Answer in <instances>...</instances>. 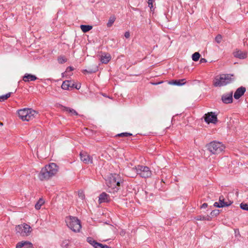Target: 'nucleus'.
<instances>
[{"instance_id":"4c0bfd02","label":"nucleus","mask_w":248,"mask_h":248,"mask_svg":"<svg viewBox=\"0 0 248 248\" xmlns=\"http://www.w3.org/2000/svg\"><path fill=\"white\" fill-rule=\"evenodd\" d=\"M73 70H74L73 67H72L71 66H69L67 68V69L66 70V72H68L72 71Z\"/></svg>"},{"instance_id":"20e7f679","label":"nucleus","mask_w":248,"mask_h":248,"mask_svg":"<svg viewBox=\"0 0 248 248\" xmlns=\"http://www.w3.org/2000/svg\"><path fill=\"white\" fill-rule=\"evenodd\" d=\"M233 81V75L230 74H220L215 77L213 84L215 87L226 86Z\"/></svg>"},{"instance_id":"bb28decb","label":"nucleus","mask_w":248,"mask_h":248,"mask_svg":"<svg viewBox=\"0 0 248 248\" xmlns=\"http://www.w3.org/2000/svg\"><path fill=\"white\" fill-rule=\"evenodd\" d=\"M58 62L60 64H62L67 62V59L64 56H60L58 58Z\"/></svg>"},{"instance_id":"ddd939ff","label":"nucleus","mask_w":248,"mask_h":248,"mask_svg":"<svg viewBox=\"0 0 248 248\" xmlns=\"http://www.w3.org/2000/svg\"><path fill=\"white\" fill-rule=\"evenodd\" d=\"M33 248L32 244L27 241H22L17 243L16 248Z\"/></svg>"},{"instance_id":"dca6fc26","label":"nucleus","mask_w":248,"mask_h":248,"mask_svg":"<svg viewBox=\"0 0 248 248\" xmlns=\"http://www.w3.org/2000/svg\"><path fill=\"white\" fill-rule=\"evenodd\" d=\"M36 114L37 112L36 111L32 109L29 108L28 114L25 117V121H29L30 120L33 119Z\"/></svg>"},{"instance_id":"b1692460","label":"nucleus","mask_w":248,"mask_h":248,"mask_svg":"<svg viewBox=\"0 0 248 248\" xmlns=\"http://www.w3.org/2000/svg\"><path fill=\"white\" fill-rule=\"evenodd\" d=\"M63 110L68 113H71V115H78V112L73 108L65 107L63 108Z\"/></svg>"},{"instance_id":"412c9836","label":"nucleus","mask_w":248,"mask_h":248,"mask_svg":"<svg viewBox=\"0 0 248 248\" xmlns=\"http://www.w3.org/2000/svg\"><path fill=\"white\" fill-rule=\"evenodd\" d=\"M186 83V79L183 78L177 80H171V85L182 86Z\"/></svg>"},{"instance_id":"cd10ccee","label":"nucleus","mask_w":248,"mask_h":248,"mask_svg":"<svg viewBox=\"0 0 248 248\" xmlns=\"http://www.w3.org/2000/svg\"><path fill=\"white\" fill-rule=\"evenodd\" d=\"M115 17L114 16H111L109 17L108 22L107 23V27H110L112 26L115 20Z\"/></svg>"},{"instance_id":"aec40b11","label":"nucleus","mask_w":248,"mask_h":248,"mask_svg":"<svg viewBox=\"0 0 248 248\" xmlns=\"http://www.w3.org/2000/svg\"><path fill=\"white\" fill-rule=\"evenodd\" d=\"M37 78V77L35 75L30 74H26L23 78V80L25 82H29L31 81H34Z\"/></svg>"},{"instance_id":"9b49d317","label":"nucleus","mask_w":248,"mask_h":248,"mask_svg":"<svg viewBox=\"0 0 248 248\" xmlns=\"http://www.w3.org/2000/svg\"><path fill=\"white\" fill-rule=\"evenodd\" d=\"M87 241L94 248H111L107 245H103L101 243H98L92 237H88Z\"/></svg>"},{"instance_id":"a211bd4d","label":"nucleus","mask_w":248,"mask_h":248,"mask_svg":"<svg viewBox=\"0 0 248 248\" xmlns=\"http://www.w3.org/2000/svg\"><path fill=\"white\" fill-rule=\"evenodd\" d=\"M109 200V196L105 192L102 193L99 197V202L100 203L102 202H107Z\"/></svg>"},{"instance_id":"c85d7f7f","label":"nucleus","mask_w":248,"mask_h":248,"mask_svg":"<svg viewBox=\"0 0 248 248\" xmlns=\"http://www.w3.org/2000/svg\"><path fill=\"white\" fill-rule=\"evenodd\" d=\"M200 56L201 55L199 52H195L192 56V60L195 62L198 61L199 60Z\"/></svg>"},{"instance_id":"c9c22d12","label":"nucleus","mask_w":248,"mask_h":248,"mask_svg":"<svg viewBox=\"0 0 248 248\" xmlns=\"http://www.w3.org/2000/svg\"><path fill=\"white\" fill-rule=\"evenodd\" d=\"M219 212L218 210H215L211 212V215L212 216H217L219 214Z\"/></svg>"},{"instance_id":"a19ab883","label":"nucleus","mask_w":248,"mask_h":248,"mask_svg":"<svg viewBox=\"0 0 248 248\" xmlns=\"http://www.w3.org/2000/svg\"><path fill=\"white\" fill-rule=\"evenodd\" d=\"M207 207V203H203V204L202 205L201 208H206Z\"/></svg>"},{"instance_id":"423d86ee","label":"nucleus","mask_w":248,"mask_h":248,"mask_svg":"<svg viewBox=\"0 0 248 248\" xmlns=\"http://www.w3.org/2000/svg\"><path fill=\"white\" fill-rule=\"evenodd\" d=\"M225 148L224 145L220 142L213 141L208 145V149L213 154H218Z\"/></svg>"},{"instance_id":"ea45409f","label":"nucleus","mask_w":248,"mask_h":248,"mask_svg":"<svg viewBox=\"0 0 248 248\" xmlns=\"http://www.w3.org/2000/svg\"><path fill=\"white\" fill-rule=\"evenodd\" d=\"M207 62L206 60L204 58H201L200 59V63H205Z\"/></svg>"},{"instance_id":"4468645a","label":"nucleus","mask_w":248,"mask_h":248,"mask_svg":"<svg viewBox=\"0 0 248 248\" xmlns=\"http://www.w3.org/2000/svg\"><path fill=\"white\" fill-rule=\"evenodd\" d=\"M246 90V88L244 87L238 88L234 93V98L235 99H238L244 94Z\"/></svg>"},{"instance_id":"4be33fe9","label":"nucleus","mask_w":248,"mask_h":248,"mask_svg":"<svg viewBox=\"0 0 248 248\" xmlns=\"http://www.w3.org/2000/svg\"><path fill=\"white\" fill-rule=\"evenodd\" d=\"M28 111H29V108H26L18 110V116L23 121H25V117L28 114Z\"/></svg>"},{"instance_id":"c03bdc74","label":"nucleus","mask_w":248,"mask_h":248,"mask_svg":"<svg viewBox=\"0 0 248 248\" xmlns=\"http://www.w3.org/2000/svg\"><path fill=\"white\" fill-rule=\"evenodd\" d=\"M168 84H170V81H168Z\"/></svg>"},{"instance_id":"39448f33","label":"nucleus","mask_w":248,"mask_h":248,"mask_svg":"<svg viewBox=\"0 0 248 248\" xmlns=\"http://www.w3.org/2000/svg\"><path fill=\"white\" fill-rule=\"evenodd\" d=\"M65 222L68 228L74 232H78L81 228L80 220L76 217L69 216L66 217Z\"/></svg>"},{"instance_id":"f3484780","label":"nucleus","mask_w":248,"mask_h":248,"mask_svg":"<svg viewBox=\"0 0 248 248\" xmlns=\"http://www.w3.org/2000/svg\"><path fill=\"white\" fill-rule=\"evenodd\" d=\"M111 57L108 53H103L100 57V61L103 63L107 64L111 60Z\"/></svg>"},{"instance_id":"9d476101","label":"nucleus","mask_w":248,"mask_h":248,"mask_svg":"<svg viewBox=\"0 0 248 248\" xmlns=\"http://www.w3.org/2000/svg\"><path fill=\"white\" fill-rule=\"evenodd\" d=\"M232 202L231 201L225 202V199L223 196H221L219 198L218 202H215L214 204V205L215 207L220 208L223 207L225 206H228L230 205Z\"/></svg>"},{"instance_id":"7c9ffc66","label":"nucleus","mask_w":248,"mask_h":248,"mask_svg":"<svg viewBox=\"0 0 248 248\" xmlns=\"http://www.w3.org/2000/svg\"><path fill=\"white\" fill-rule=\"evenodd\" d=\"M148 3V6L150 7L151 11L154 10V3L155 2V0H146Z\"/></svg>"},{"instance_id":"e433bc0d","label":"nucleus","mask_w":248,"mask_h":248,"mask_svg":"<svg viewBox=\"0 0 248 248\" xmlns=\"http://www.w3.org/2000/svg\"><path fill=\"white\" fill-rule=\"evenodd\" d=\"M96 70H97V68H96L95 70H91V69L85 70L84 71L87 72V73L91 74V73H92L95 72V71Z\"/></svg>"},{"instance_id":"6e6552de","label":"nucleus","mask_w":248,"mask_h":248,"mask_svg":"<svg viewBox=\"0 0 248 248\" xmlns=\"http://www.w3.org/2000/svg\"><path fill=\"white\" fill-rule=\"evenodd\" d=\"M80 87V85L75 84L73 82L70 80L63 81L62 85V88L63 90H71L74 88L79 89Z\"/></svg>"},{"instance_id":"f03ea898","label":"nucleus","mask_w":248,"mask_h":248,"mask_svg":"<svg viewBox=\"0 0 248 248\" xmlns=\"http://www.w3.org/2000/svg\"><path fill=\"white\" fill-rule=\"evenodd\" d=\"M139 174L141 177L148 178L151 176L152 171L147 166L138 165L135 168H130L128 170L127 175L130 177H134Z\"/></svg>"},{"instance_id":"f704fd0d","label":"nucleus","mask_w":248,"mask_h":248,"mask_svg":"<svg viewBox=\"0 0 248 248\" xmlns=\"http://www.w3.org/2000/svg\"><path fill=\"white\" fill-rule=\"evenodd\" d=\"M240 207L244 210L248 211V204L246 203H241L240 204Z\"/></svg>"},{"instance_id":"5701e85b","label":"nucleus","mask_w":248,"mask_h":248,"mask_svg":"<svg viewBox=\"0 0 248 248\" xmlns=\"http://www.w3.org/2000/svg\"><path fill=\"white\" fill-rule=\"evenodd\" d=\"M93 27L90 25H81L80 29L83 32H87L92 30Z\"/></svg>"},{"instance_id":"0eeeda50","label":"nucleus","mask_w":248,"mask_h":248,"mask_svg":"<svg viewBox=\"0 0 248 248\" xmlns=\"http://www.w3.org/2000/svg\"><path fill=\"white\" fill-rule=\"evenodd\" d=\"M15 230L16 233L23 236H29L31 232L32 229L30 225L24 223L16 226Z\"/></svg>"},{"instance_id":"2eb2a0df","label":"nucleus","mask_w":248,"mask_h":248,"mask_svg":"<svg viewBox=\"0 0 248 248\" xmlns=\"http://www.w3.org/2000/svg\"><path fill=\"white\" fill-rule=\"evenodd\" d=\"M222 101L226 104L230 103L232 101V92L229 93H226L222 96Z\"/></svg>"},{"instance_id":"c756f323","label":"nucleus","mask_w":248,"mask_h":248,"mask_svg":"<svg viewBox=\"0 0 248 248\" xmlns=\"http://www.w3.org/2000/svg\"><path fill=\"white\" fill-rule=\"evenodd\" d=\"M11 93H9L5 95H2L0 96V101L2 102L7 100L11 96Z\"/></svg>"},{"instance_id":"72a5a7b5","label":"nucleus","mask_w":248,"mask_h":248,"mask_svg":"<svg viewBox=\"0 0 248 248\" xmlns=\"http://www.w3.org/2000/svg\"><path fill=\"white\" fill-rule=\"evenodd\" d=\"M222 39V36L220 34H218L215 38V41L217 43L219 44L221 42Z\"/></svg>"},{"instance_id":"1a4fd4ad","label":"nucleus","mask_w":248,"mask_h":248,"mask_svg":"<svg viewBox=\"0 0 248 248\" xmlns=\"http://www.w3.org/2000/svg\"><path fill=\"white\" fill-rule=\"evenodd\" d=\"M80 158L81 160L85 164H89L93 163V157L91 156L87 152H80Z\"/></svg>"},{"instance_id":"7ed1b4c3","label":"nucleus","mask_w":248,"mask_h":248,"mask_svg":"<svg viewBox=\"0 0 248 248\" xmlns=\"http://www.w3.org/2000/svg\"><path fill=\"white\" fill-rule=\"evenodd\" d=\"M123 182L121 177L117 174L111 175L107 181V185L108 187V191L109 193H115L120 188V184Z\"/></svg>"},{"instance_id":"f8f14e48","label":"nucleus","mask_w":248,"mask_h":248,"mask_svg":"<svg viewBox=\"0 0 248 248\" xmlns=\"http://www.w3.org/2000/svg\"><path fill=\"white\" fill-rule=\"evenodd\" d=\"M205 121L207 123H216L217 121V115L213 112H209L205 115Z\"/></svg>"},{"instance_id":"2f4dec72","label":"nucleus","mask_w":248,"mask_h":248,"mask_svg":"<svg viewBox=\"0 0 248 248\" xmlns=\"http://www.w3.org/2000/svg\"><path fill=\"white\" fill-rule=\"evenodd\" d=\"M132 135V134L130 133L124 132V133L118 134L116 135V136L123 137L131 136Z\"/></svg>"},{"instance_id":"58836bf2","label":"nucleus","mask_w":248,"mask_h":248,"mask_svg":"<svg viewBox=\"0 0 248 248\" xmlns=\"http://www.w3.org/2000/svg\"><path fill=\"white\" fill-rule=\"evenodd\" d=\"M124 37L126 38H129L130 37V33L129 31H126L125 33H124Z\"/></svg>"},{"instance_id":"393cba45","label":"nucleus","mask_w":248,"mask_h":248,"mask_svg":"<svg viewBox=\"0 0 248 248\" xmlns=\"http://www.w3.org/2000/svg\"><path fill=\"white\" fill-rule=\"evenodd\" d=\"M196 219L197 220H210V217L209 216H198L196 217Z\"/></svg>"},{"instance_id":"473e14b6","label":"nucleus","mask_w":248,"mask_h":248,"mask_svg":"<svg viewBox=\"0 0 248 248\" xmlns=\"http://www.w3.org/2000/svg\"><path fill=\"white\" fill-rule=\"evenodd\" d=\"M78 197L81 199V200H83L85 198V195L84 194V192L82 190H79L78 192Z\"/></svg>"},{"instance_id":"a878e982","label":"nucleus","mask_w":248,"mask_h":248,"mask_svg":"<svg viewBox=\"0 0 248 248\" xmlns=\"http://www.w3.org/2000/svg\"><path fill=\"white\" fill-rule=\"evenodd\" d=\"M44 203V201L42 199H40L38 202L35 205V208L37 210L40 209L41 206Z\"/></svg>"},{"instance_id":"79ce46f5","label":"nucleus","mask_w":248,"mask_h":248,"mask_svg":"<svg viewBox=\"0 0 248 248\" xmlns=\"http://www.w3.org/2000/svg\"><path fill=\"white\" fill-rule=\"evenodd\" d=\"M161 83V82L156 83H154V84L156 85V84H159V83Z\"/></svg>"},{"instance_id":"6ab92c4d","label":"nucleus","mask_w":248,"mask_h":248,"mask_svg":"<svg viewBox=\"0 0 248 248\" xmlns=\"http://www.w3.org/2000/svg\"><path fill=\"white\" fill-rule=\"evenodd\" d=\"M233 55L236 58L239 59H245L247 56V53L246 51L236 50L233 52Z\"/></svg>"},{"instance_id":"37998d69","label":"nucleus","mask_w":248,"mask_h":248,"mask_svg":"<svg viewBox=\"0 0 248 248\" xmlns=\"http://www.w3.org/2000/svg\"><path fill=\"white\" fill-rule=\"evenodd\" d=\"M3 125V124L1 123H0V125Z\"/></svg>"},{"instance_id":"f257e3e1","label":"nucleus","mask_w":248,"mask_h":248,"mask_svg":"<svg viewBox=\"0 0 248 248\" xmlns=\"http://www.w3.org/2000/svg\"><path fill=\"white\" fill-rule=\"evenodd\" d=\"M58 167L55 163H51L43 168L38 174V178L41 181L47 180L58 172Z\"/></svg>"}]
</instances>
